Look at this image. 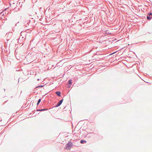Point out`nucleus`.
Here are the masks:
<instances>
[{
    "label": "nucleus",
    "instance_id": "f257e3e1",
    "mask_svg": "<svg viewBox=\"0 0 152 152\" xmlns=\"http://www.w3.org/2000/svg\"><path fill=\"white\" fill-rule=\"evenodd\" d=\"M73 145L72 143L71 142H69L66 145V147L65 149H67V150H70L71 147Z\"/></svg>",
    "mask_w": 152,
    "mask_h": 152
},
{
    "label": "nucleus",
    "instance_id": "f03ea898",
    "mask_svg": "<svg viewBox=\"0 0 152 152\" xmlns=\"http://www.w3.org/2000/svg\"><path fill=\"white\" fill-rule=\"evenodd\" d=\"M152 18V13L148 12L147 15V19L148 20H151Z\"/></svg>",
    "mask_w": 152,
    "mask_h": 152
},
{
    "label": "nucleus",
    "instance_id": "7ed1b4c3",
    "mask_svg": "<svg viewBox=\"0 0 152 152\" xmlns=\"http://www.w3.org/2000/svg\"><path fill=\"white\" fill-rule=\"evenodd\" d=\"M48 108H43L41 109H37V111H46L48 110Z\"/></svg>",
    "mask_w": 152,
    "mask_h": 152
},
{
    "label": "nucleus",
    "instance_id": "20e7f679",
    "mask_svg": "<svg viewBox=\"0 0 152 152\" xmlns=\"http://www.w3.org/2000/svg\"><path fill=\"white\" fill-rule=\"evenodd\" d=\"M56 94L57 95L59 96H61V92L60 91H57L56 92Z\"/></svg>",
    "mask_w": 152,
    "mask_h": 152
},
{
    "label": "nucleus",
    "instance_id": "39448f33",
    "mask_svg": "<svg viewBox=\"0 0 152 152\" xmlns=\"http://www.w3.org/2000/svg\"><path fill=\"white\" fill-rule=\"evenodd\" d=\"M80 143L81 144H84L86 143V141L84 140H81L80 141Z\"/></svg>",
    "mask_w": 152,
    "mask_h": 152
},
{
    "label": "nucleus",
    "instance_id": "423d86ee",
    "mask_svg": "<svg viewBox=\"0 0 152 152\" xmlns=\"http://www.w3.org/2000/svg\"><path fill=\"white\" fill-rule=\"evenodd\" d=\"M72 80L71 79H70L68 81V83L69 84H70V86H69V87H70L71 85L72 84Z\"/></svg>",
    "mask_w": 152,
    "mask_h": 152
},
{
    "label": "nucleus",
    "instance_id": "0eeeda50",
    "mask_svg": "<svg viewBox=\"0 0 152 152\" xmlns=\"http://www.w3.org/2000/svg\"><path fill=\"white\" fill-rule=\"evenodd\" d=\"M63 99H61L58 102V103L60 105L63 102Z\"/></svg>",
    "mask_w": 152,
    "mask_h": 152
},
{
    "label": "nucleus",
    "instance_id": "6e6552de",
    "mask_svg": "<svg viewBox=\"0 0 152 152\" xmlns=\"http://www.w3.org/2000/svg\"><path fill=\"white\" fill-rule=\"evenodd\" d=\"M41 101V99L40 98L39 99V100L37 102V106H38L40 102Z\"/></svg>",
    "mask_w": 152,
    "mask_h": 152
},
{
    "label": "nucleus",
    "instance_id": "1a4fd4ad",
    "mask_svg": "<svg viewBox=\"0 0 152 152\" xmlns=\"http://www.w3.org/2000/svg\"><path fill=\"white\" fill-rule=\"evenodd\" d=\"M30 21L29 20H28V21L27 24L26 25H25L24 26H26V27H27V26L28 25V24L29 23H30Z\"/></svg>",
    "mask_w": 152,
    "mask_h": 152
},
{
    "label": "nucleus",
    "instance_id": "9d476101",
    "mask_svg": "<svg viewBox=\"0 0 152 152\" xmlns=\"http://www.w3.org/2000/svg\"><path fill=\"white\" fill-rule=\"evenodd\" d=\"M60 105L58 103L56 105L54 106V107H57L59 106Z\"/></svg>",
    "mask_w": 152,
    "mask_h": 152
},
{
    "label": "nucleus",
    "instance_id": "9b49d317",
    "mask_svg": "<svg viewBox=\"0 0 152 152\" xmlns=\"http://www.w3.org/2000/svg\"><path fill=\"white\" fill-rule=\"evenodd\" d=\"M44 86H43V85H41V86H38L37 87L42 88V87H43Z\"/></svg>",
    "mask_w": 152,
    "mask_h": 152
},
{
    "label": "nucleus",
    "instance_id": "f8f14e48",
    "mask_svg": "<svg viewBox=\"0 0 152 152\" xmlns=\"http://www.w3.org/2000/svg\"><path fill=\"white\" fill-rule=\"evenodd\" d=\"M116 52H117V51H116V52H113V53H112L111 54H110V55H112V54H114V53H116Z\"/></svg>",
    "mask_w": 152,
    "mask_h": 152
},
{
    "label": "nucleus",
    "instance_id": "ddd939ff",
    "mask_svg": "<svg viewBox=\"0 0 152 152\" xmlns=\"http://www.w3.org/2000/svg\"><path fill=\"white\" fill-rule=\"evenodd\" d=\"M23 38V40H25V39H26V37H25V38H24V37H22V38Z\"/></svg>",
    "mask_w": 152,
    "mask_h": 152
},
{
    "label": "nucleus",
    "instance_id": "4468645a",
    "mask_svg": "<svg viewBox=\"0 0 152 152\" xmlns=\"http://www.w3.org/2000/svg\"><path fill=\"white\" fill-rule=\"evenodd\" d=\"M39 78H38L37 79V81H39Z\"/></svg>",
    "mask_w": 152,
    "mask_h": 152
},
{
    "label": "nucleus",
    "instance_id": "2eb2a0df",
    "mask_svg": "<svg viewBox=\"0 0 152 152\" xmlns=\"http://www.w3.org/2000/svg\"><path fill=\"white\" fill-rule=\"evenodd\" d=\"M4 91H5V89H4Z\"/></svg>",
    "mask_w": 152,
    "mask_h": 152
},
{
    "label": "nucleus",
    "instance_id": "dca6fc26",
    "mask_svg": "<svg viewBox=\"0 0 152 152\" xmlns=\"http://www.w3.org/2000/svg\"><path fill=\"white\" fill-rule=\"evenodd\" d=\"M1 121V120H0V121Z\"/></svg>",
    "mask_w": 152,
    "mask_h": 152
}]
</instances>
